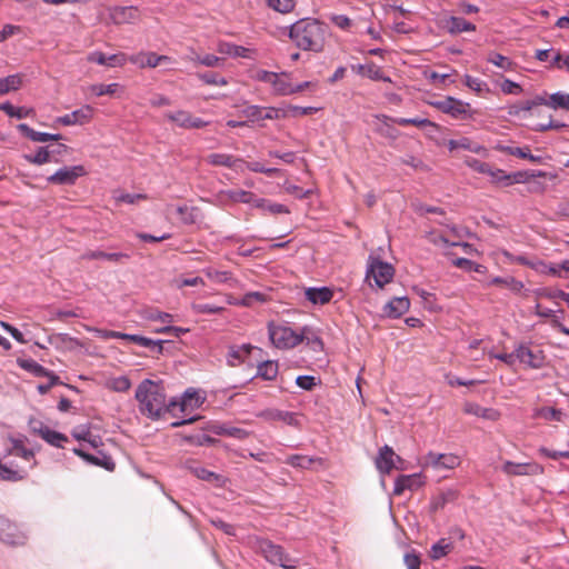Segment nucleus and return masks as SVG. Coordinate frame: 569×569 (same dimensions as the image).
Returning a JSON list of instances; mask_svg holds the SVG:
<instances>
[{
	"mask_svg": "<svg viewBox=\"0 0 569 569\" xmlns=\"http://www.w3.org/2000/svg\"><path fill=\"white\" fill-rule=\"evenodd\" d=\"M87 174L82 164L64 166L47 178L48 183L58 186H73L77 180Z\"/></svg>",
	"mask_w": 569,
	"mask_h": 569,
	"instance_id": "nucleus-11",
	"label": "nucleus"
},
{
	"mask_svg": "<svg viewBox=\"0 0 569 569\" xmlns=\"http://www.w3.org/2000/svg\"><path fill=\"white\" fill-rule=\"evenodd\" d=\"M0 110L4 111L9 117L23 119L29 117L33 110L24 107H14L10 102H3L0 104Z\"/></svg>",
	"mask_w": 569,
	"mask_h": 569,
	"instance_id": "nucleus-49",
	"label": "nucleus"
},
{
	"mask_svg": "<svg viewBox=\"0 0 569 569\" xmlns=\"http://www.w3.org/2000/svg\"><path fill=\"white\" fill-rule=\"evenodd\" d=\"M110 19L116 24L134 23L139 19L137 7H113L110 9Z\"/></svg>",
	"mask_w": 569,
	"mask_h": 569,
	"instance_id": "nucleus-24",
	"label": "nucleus"
},
{
	"mask_svg": "<svg viewBox=\"0 0 569 569\" xmlns=\"http://www.w3.org/2000/svg\"><path fill=\"white\" fill-rule=\"evenodd\" d=\"M488 286H502V287L509 289L513 293H520L525 287L521 281L517 280L515 277H511V276L493 277L488 282Z\"/></svg>",
	"mask_w": 569,
	"mask_h": 569,
	"instance_id": "nucleus-37",
	"label": "nucleus"
},
{
	"mask_svg": "<svg viewBox=\"0 0 569 569\" xmlns=\"http://www.w3.org/2000/svg\"><path fill=\"white\" fill-rule=\"evenodd\" d=\"M259 417H262L268 420H281L286 422L287 425L295 426L297 425V417L292 412L288 411H280V410H269L263 411L258 415Z\"/></svg>",
	"mask_w": 569,
	"mask_h": 569,
	"instance_id": "nucleus-44",
	"label": "nucleus"
},
{
	"mask_svg": "<svg viewBox=\"0 0 569 569\" xmlns=\"http://www.w3.org/2000/svg\"><path fill=\"white\" fill-rule=\"evenodd\" d=\"M313 461V458L305 455H292L286 459V463L290 465L291 467L301 469H308Z\"/></svg>",
	"mask_w": 569,
	"mask_h": 569,
	"instance_id": "nucleus-58",
	"label": "nucleus"
},
{
	"mask_svg": "<svg viewBox=\"0 0 569 569\" xmlns=\"http://www.w3.org/2000/svg\"><path fill=\"white\" fill-rule=\"evenodd\" d=\"M202 272L214 283H226L230 288H237L240 284L239 280L228 270H217L212 267H207Z\"/></svg>",
	"mask_w": 569,
	"mask_h": 569,
	"instance_id": "nucleus-27",
	"label": "nucleus"
},
{
	"mask_svg": "<svg viewBox=\"0 0 569 569\" xmlns=\"http://www.w3.org/2000/svg\"><path fill=\"white\" fill-rule=\"evenodd\" d=\"M10 455L23 459L28 463L29 468H32L34 465L33 452L23 447L18 440L13 441V447L10 450Z\"/></svg>",
	"mask_w": 569,
	"mask_h": 569,
	"instance_id": "nucleus-52",
	"label": "nucleus"
},
{
	"mask_svg": "<svg viewBox=\"0 0 569 569\" xmlns=\"http://www.w3.org/2000/svg\"><path fill=\"white\" fill-rule=\"evenodd\" d=\"M51 153L49 147H39L34 154H23V159L36 166H42L51 161L58 162V160H52Z\"/></svg>",
	"mask_w": 569,
	"mask_h": 569,
	"instance_id": "nucleus-38",
	"label": "nucleus"
},
{
	"mask_svg": "<svg viewBox=\"0 0 569 569\" xmlns=\"http://www.w3.org/2000/svg\"><path fill=\"white\" fill-rule=\"evenodd\" d=\"M0 540L8 545H20L23 543L24 536L14 523L0 516Z\"/></svg>",
	"mask_w": 569,
	"mask_h": 569,
	"instance_id": "nucleus-22",
	"label": "nucleus"
},
{
	"mask_svg": "<svg viewBox=\"0 0 569 569\" xmlns=\"http://www.w3.org/2000/svg\"><path fill=\"white\" fill-rule=\"evenodd\" d=\"M206 161L211 166H222L228 168H236L237 163L242 162L228 153H210L207 156Z\"/></svg>",
	"mask_w": 569,
	"mask_h": 569,
	"instance_id": "nucleus-36",
	"label": "nucleus"
},
{
	"mask_svg": "<svg viewBox=\"0 0 569 569\" xmlns=\"http://www.w3.org/2000/svg\"><path fill=\"white\" fill-rule=\"evenodd\" d=\"M517 360L527 368L539 370L547 363V357L542 349H532L528 343L516 346Z\"/></svg>",
	"mask_w": 569,
	"mask_h": 569,
	"instance_id": "nucleus-9",
	"label": "nucleus"
},
{
	"mask_svg": "<svg viewBox=\"0 0 569 569\" xmlns=\"http://www.w3.org/2000/svg\"><path fill=\"white\" fill-rule=\"evenodd\" d=\"M18 366L36 377H46L53 371L48 370L33 359H18Z\"/></svg>",
	"mask_w": 569,
	"mask_h": 569,
	"instance_id": "nucleus-42",
	"label": "nucleus"
},
{
	"mask_svg": "<svg viewBox=\"0 0 569 569\" xmlns=\"http://www.w3.org/2000/svg\"><path fill=\"white\" fill-rule=\"evenodd\" d=\"M429 104L455 119L471 118L470 104L455 97H446L442 100L430 101Z\"/></svg>",
	"mask_w": 569,
	"mask_h": 569,
	"instance_id": "nucleus-8",
	"label": "nucleus"
},
{
	"mask_svg": "<svg viewBox=\"0 0 569 569\" xmlns=\"http://www.w3.org/2000/svg\"><path fill=\"white\" fill-rule=\"evenodd\" d=\"M93 108L89 104L82 106L70 113L58 117L56 122L62 126L86 124L93 118Z\"/></svg>",
	"mask_w": 569,
	"mask_h": 569,
	"instance_id": "nucleus-19",
	"label": "nucleus"
},
{
	"mask_svg": "<svg viewBox=\"0 0 569 569\" xmlns=\"http://www.w3.org/2000/svg\"><path fill=\"white\" fill-rule=\"evenodd\" d=\"M259 79L272 86L276 93L280 96L293 94V83L290 82L287 73H274L269 71H261Z\"/></svg>",
	"mask_w": 569,
	"mask_h": 569,
	"instance_id": "nucleus-15",
	"label": "nucleus"
},
{
	"mask_svg": "<svg viewBox=\"0 0 569 569\" xmlns=\"http://www.w3.org/2000/svg\"><path fill=\"white\" fill-rule=\"evenodd\" d=\"M81 258L83 260H108L112 262H121L129 259V254L124 252H104L102 250H90L84 252Z\"/></svg>",
	"mask_w": 569,
	"mask_h": 569,
	"instance_id": "nucleus-34",
	"label": "nucleus"
},
{
	"mask_svg": "<svg viewBox=\"0 0 569 569\" xmlns=\"http://www.w3.org/2000/svg\"><path fill=\"white\" fill-rule=\"evenodd\" d=\"M127 341L134 342V343H137L141 347H146V348H156L158 352L162 351V341H160V340L154 341V340L143 337V336L129 333V337H127Z\"/></svg>",
	"mask_w": 569,
	"mask_h": 569,
	"instance_id": "nucleus-55",
	"label": "nucleus"
},
{
	"mask_svg": "<svg viewBox=\"0 0 569 569\" xmlns=\"http://www.w3.org/2000/svg\"><path fill=\"white\" fill-rule=\"evenodd\" d=\"M392 123H396L399 126L412 124L416 127H433V128L437 127V124L435 122H432L426 118H395V119H392Z\"/></svg>",
	"mask_w": 569,
	"mask_h": 569,
	"instance_id": "nucleus-56",
	"label": "nucleus"
},
{
	"mask_svg": "<svg viewBox=\"0 0 569 569\" xmlns=\"http://www.w3.org/2000/svg\"><path fill=\"white\" fill-rule=\"evenodd\" d=\"M256 348L251 345H242L239 347H231L227 353V362L231 367H237L242 363L250 352Z\"/></svg>",
	"mask_w": 569,
	"mask_h": 569,
	"instance_id": "nucleus-33",
	"label": "nucleus"
},
{
	"mask_svg": "<svg viewBox=\"0 0 569 569\" xmlns=\"http://www.w3.org/2000/svg\"><path fill=\"white\" fill-rule=\"evenodd\" d=\"M305 296L313 305H326L332 299L333 291L328 287H310L306 289Z\"/></svg>",
	"mask_w": 569,
	"mask_h": 569,
	"instance_id": "nucleus-32",
	"label": "nucleus"
},
{
	"mask_svg": "<svg viewBox=\"0 0 569 569\" xmlns=\"http://www.w3.org/2000/svg\"><path fill=\"white\" fill-rule=\"evenodd\" d=\"M136 399L140 412L150 419L156 420L170 412L163 387L150 379L140 382L136 390Z\"/></svg>",
	"mask_w": 569,
	"mask_h": 569,
	"instance_id": "nucleus-2",
	"label": "nucleus"
},
{
	"mask_svg": "<svg viewBox=\"0 0 569 569\" xmlns=\"http://www.w3.org/2000/svg\"><path fill=\"white\" fill-rule=\"evenodd\" d=\"M278 371L279 368L277 361L266 360L258 365L257 377L271 381L276 379Z\"/></svg>",
	"mask_w": 569,
	"mask_h": 569,
	"instance_id": "nucleus-41",
	"label": "nucleus"
},
{
	"mask_svg": "<svg viewBox=\"0 0 569 569\" xmlns=\"http://www.w3.org/2000/svg\"><path fill=\"white\" fill-rule=\"evenodd\" d=\"M463 411L485 420L497 421L500 418V412L495 408H485L476 402H466Z\"/></svg>",
	"mask_w": 569,
	"mask_h": 569,
	"instance_id": "nucleus-30",
	"label": "nucleus"
},
{
	"mask_svg": "<svg viewBox=\"0 0 569 569\" xmlns=\"http://www.w3.org/2000/svg\"><path fill=\"white\" fill-rule=\"evenodd\" d=\"M453 549V545L446 538L439 539L430 548V558L432 560H439L447 556Z\"/></svg>",
	"mask_w": 569,
	"mask_h": 569,
	"instance_id": "nucleus-45",
	"label": "nucleus"
},
{
	"mask_svg": "<svg viewBox=\"0 0 569 569\" xmlns=\"http://www.w3.org/2000/svg\"><path fill=\"white\" fill-rule=\"evenodd\" d=\"M27 476L24 467L18 466L11 461L2 462L0 460V479L6 481H20Z\"/></svg>",
	"mask_w": 569,
	"mask_h": 569,
	"instance_id": "nucleus-28",
	"label": "nucleus"
},
{
	"mask_svg": "<svg viewBox=\"0 0 569 569\" xmlns=\"http://www.w3.org/2000/svg\"><path fill=\"white\" fill-rule=\"evenodd\" d=\"M164 119L171 124L183 130L202 129L210 124V121L196 117L184 109L167 111L164 113Z\"/></svg>",
	"mask_w": 569,
	"mask_h": 569,
	"instance_id": "nucleus-6",
	"label": "nucleus"
},
{
	"mask_svg": "<svg viewBox=\"0 0 569 569\" xmlns=\"http://www.w3.org/2000/svg\"><path fill=\"white\" fill-rule=\"evenodd\" d=\"M203 400L204 399L197 390L190 388L186 390L180 398H172L169 400V410L172 415H176L177 410H179L187 416L194 409H198L202 405Z\"/></svg>",
	"mask_w": 569,
	"mask_h": 569,
	"instance_id": "nucleus-10",
	"label": "nucleus"
},
{
	"mask_svg": "<svg viewBox=\"0 0 569 569\" xmlns=\"http://www.w3.org/2000/svg\"><path fill=\"white\" fill-rule=\"evenodd\" d=\"M177 213L180 216V220L184 224L197 223L202 217L199 208L187 204L177 207Z\"/></svg>",
	"mask_w": 569,
	"mask_h": 569,
	"instance_id": "nucleus-35",
	"label": "nucleus"
},
{
	"mask_svg": "<svg viewBox=\"0 0 569 569\" xmlns=\"http://www.w3.org/2000/svg\"><path fill=\"white\" fill-rule=\"evenodd\" d=\"M197 77L206 84L224 87L229 83L224 77H221L216 72L198 73Z\"/></svg>",
	"mask_w": 569,
	"mask_h": 569,
	"instance_id": "nucleus-57",
	"label": "nucleus"
},
{
	"mask_svg": "<svg viewBox=\"0 0 569 569\" xmlns=\"http://www.w3.org/2000/svg\"><path fill=\"white\" fill-rule=\"evenodd\" d=\"M327 27L317 19L303 18L289 28L290 40L301 50L321 52L325 48Z\"/></svg>",
	"mask_w": 569,
	"mask_h": 569,
	"instance_id": "nucleus-1",
	"label": "nucleus"
},
{
	"mask_svg": "<svg viewBox=\"0 0 569 569\" xmlns=\"http://www.w3.org/2000/svg\"><path fill=\"white\" fill-rule=\"evenodd\" d=\"M465 84L472 91L481 94L485 92H489V88H487V83L483 82L479 78L471 77L469 74L465 76Z\"/></svg>",
	"mask_w": 569,
	"mask_h": 569,
	"instance_id": "nucleus-59",
	"label": "nucleus"
},
{
	"mask_svg": "<svg viewBox=\"0 0 569 569\" xmlns=\"http://www.w3.org/2000/svg\"><path fill=\"white\" fill-rule=\"evenodd\" d=\"M216 201L220 204L244 203L257 208L264 207L266 202L264 199L257 198L253 192L242 189L220 190L216 194Z\"/></svg>",
	"mask_w": 569,
	"mask_h": 569,
	"instance_id": "nucleus-5",
	"label": "nucleus"
},
{
	"mask_svg": "<svg viewBox=\"0 0 569 569\" xmlns=\"http://www.w3.org/2000/svg\"><path fill=\"white\" fill-rule=\"evenodd\" d=\"M501 470L507 476H539L543 473V467L535 461L513 462L506 461Z\"/></svg>",
	"mask_w": 569,
	"mask_h": 569,
	"instance_id": "nucleus-16",
	"label": "nucleus"
},
{
	"mask_svg": "<svg viewBox=\"0 0 569 569\" xmlns=\"http://www.w3.org/2000/svg\"><path fill=\"white\" fill-rule=\"evenodd\" d=\"M360 71L362 72L363 76L368 77L371 80H381V81H386V82L391 81V79L389 77L385 76L381 68L373 63H370L367 66H360Z\"/></svg>",
	"mask_w": 569,
	"mask_h": 569,
	"instance_id": "nucleus-53",
	"label": "nucleus"
},
{
	"mask_svg": "<svg viewBox=\"0 0 569 569\" xmlns=\"http://www.w3.org/2000/svg\"><path fill=\"white\" fill-rule=\"evenodd\" d=\"M87 61L110 68L123 67L127 62V54L123 52L106 56L101 51H92L87 56Z\"/></svg>",
	"mask_w": 569,
	"mask_h": 569,
	"instance_id": "nucleus-20",
	"label": "nucleus"
},
{
	"mask_svg": "<svg viewBox=\"0 0 569 569\" xmlns=\"http://www.w3.org/2000/svg\"><path fill=\"white\" fill-rule=\"evenodd\" d=\"M460 462V457L455 453H437L430 451L425 456L421 466L423 468L430 467L435 470H452L459 467Z\"/></svg>",
	"mask_w": 569,
	"mask_h": 569,
	"instance_id": "nucleus-12",
	"label": "nucleus"
},
{
	"mask_svg": "<svg viewBox=\"0 0 569 569\" xmlns=\"http://www.w3.org/2000/svg\"><path fill=\"white\" fill-rule=\"evenodd\" d=\"M22 86V76L19 73L0 78V97L17 91Z\"/></svg>",
	"mask_w": 569,
	"mask_h": 569,
	"instance_id": "nucleus-40",
	"label": "nucleus"
},
{
	"mask_svg": "<svg viewBox=\"0 0 569 569\" xmlns=\"http://www.w3.org/2000/svg\"><path fill=\"white\" fill-rule=\"evenodd\" d=\"M428 240L432 244L443 249L451 247L450 242H455V240L450 239L448 236L435 231L428 234Z\"/></svg>",
	"mask_w": 569,
	"mask_h": 569,
	"instance_id": "nucleus-64",
	"label": "nucleus"
},
{
	"mask_svg": "<svg viewBox=\"0 0 569 569\" xmlns=\"http://www.w3.org/2000/svg\"><path fill=\"white\" fill-rule=\"evenodd\" d=\"M460 149H465V150H468L470 152H473V153H477V154H481L483 157L488 156V150H487L486 147H483L482 144L477 143V142H475L471 139L466 138V137L462 138V142L460 143Z\"/></svg>",
	"mask_w": 569,
	"mask_h": 569,
	"instance_id": "nucleus-60",
	"label": "nucleus"
},
{
	"mask_svg": "<svg viewBox=\"0 0 569 569\" xmlns=\"http://www.w3.org/2000/svg\"><path fill=\"white\" fill-rule=\"evenodd\" d=\"M107 388L117 392H126L130 389L131 382L128 377L119 376L114 378H110L107 383Z\"/></svg>",
	"mask_w": 569,
	"mask_h": 569,
	"instance_id": "nucleus-54",
	"label": "nucleus"
},
{
	"mask_svg": "<svg viewBox=\"0 0 569 569\" xmlns=\"http://www.w3.org/2000/svg\"><path fill=\"white\" fill-rule=\"evenodd\" d=\"M545 106L551 109H563L569 111V94L562 91L555 92L545 99Z\"/></svg>",
	"mask_w": 569,
	"mask_h": 569,
	"instance_id": "nucleus-43",
	"label": "nucleus"
},
{
	"mask_svg": "<svg viewBox=\"0 0 569 569\" xmlns=\"http://www.w3.org/2000/svg\"><path fill=\"white\" fill-rule=\"evenodd\" d=\"M73 452L77 456L81 457L88 463L102 467L108 471H113L116 468V463H114L113 459L109 455H106L103 452H99L97 456H94V455L87 453L83 450L78 449V448H74Z\"/></svg>",
	"mask_w": 569,
	"mask_h": 569,
	"instance_id": "nucleus-25",
	"label": "nucleus"
},
{
	"mask_svg": "<svg viewBox=\"0 0 569 569\" xmlns=\"http://www.w3.org/2000/svg\"><path fill=\"white\" fill-rule=\"evenodd\" d=\"M17 129L28 139H30L33 142H47L49 141V133L48 132H40L36 131L32 128H30L27 123H19L17 126Z\"/></svg>",
	"mask_w": 569,
	"mask_h": 569,
	"instance_id": "nucleus-47",
	"label": "nucleus"
},
{
	"mask_svg": "<svg viewBox=\"0 0 569 569\" xmlns=\"http://www.w3.org/2000/svg\"><path fill=\"white\" fill-rule=\"evenodd\" d=\"M128 62L134 64L140 69H153L162 63H171L172 59L169 56L157 54L152 51H139L133 54L127 56Z\"/></svg>",
	"mask_w": 569,
	"mask_h": 569,
	"instance_id": "nucleus-14",
	"label": "nucleus"
},
{
	"mask_svg": "<svg viewBox=\"0 0 569 569\" xmlns=\"http://www.w3.org/2000/svg\"><path fill=\"white\" fill-rule=\"evenodd\" d=\"M491 177V182L500 186H509V173H507L502 169H493L491 166L489 168V172L487 173Z\"/></svg>",
	"mask_w": 569,
	"mask_h": 569,
	"instance_id": "nucleus-63",
	"label": "nucleus"
},
{
	"mask_svg": "<svg viewBox=\"0 0 569 569\" xmlns=\"http://www.w3.org/2000/svg\"><path fill=\"white\" fill-rule=\"evenodd\" d=\"M329 20L335 27L343 31H351L353 27L352 20L346 14H331Z\"/></svg>",
	"mask_w": 569,
	"mask_h": 569,
	"instance_id": "nucleus-61",
	"label": "nucleus"
},
{
	"mask_svg": "<svg viewBox=\"0 0 569 569\" xmlns=\"http://www.w3.org/2000/svg\"><path fill=\"white\" fill-rule=\"evenodd\" d=\"M305 331H307V327L302 328L301 332H297L284 325L274 322L268 325L269 339L277 349H292L303 342Z\"/></svg>",
	"mask_w": 569,
	"mask_h": 569,
	"instance_id": "nucleus-3",
	"label": "nucleus"
},
{
	"mask_svg": "<svg viewBox=\"0 0 569 569\" xmlns=\"http://www.w3.org/2000/svg\"><path fill=\"white\" fill-rule=\"evenodd\" d=\"M257 549L268 562L279 565L284 569H297V567L291 563V559L284 552L282 547L273 545L269 540H259Z\"/></svg>",
	"mask_w": 569,
	"mask_h": 569,
	"instance_id": "nucleus-7",
	"label": "nucleus"
},
{
	"mask_svg": "<svg viewBox=\"0 0 569 569\" xmlns=\"http://www.w3.org/2000/svg\"><path fill=\"white\" fill-rule=\"evenodd\" d=\"M267 301V296L259 291H252L246 293L240 300L233 301V305L242 307H251L254 303H263ZM232 303V301H230Z\"/></svg>",
	"mask_w": 569,
	"mask_h": 569,
	"instance_id": "nucleus-51",
	"label": "nucleus"
},
{
	"mask_svg": "<svg viewBox=\"0 0 569 569\" xmlns=\"http://www.w3.org/2000/svg\"><path fill=\"white\" fill-rule=\"evenodd\" d=\"M192 60L209 68L220 67L223 63V58L210 53L204 56H197L192 58Z\"/></svg>",
	"mask_w": 569,
	"mask_h": 569,
	"instance_id": "nucleus-62",
	"label": "nucleus"
},
{
	"mask_svg": "<svg viewBox=\"0 0 569 569\" xmlns=\"http://www.w3.org/2000/svg\"><path fill=\"white\" fill-rule=\"evenodd\" d=\"M375 119L377 120V132L389 138L398 137V132L391 127L393 118L386 114H377L375 116Z\"/></svg>",
	"mask_w": 569,
	"mask_h": 569,
	"instance_id": "nucleus-39",
	"label": "nucleus"
},
{
	"mask_svg": "<svg viewBox=\"0 0 569 569\" xmlns=\"http://www.w3.org/2000/svg\"><path fill=\"white\" fill-rule=\"evenodd\" d=\"M426 478L421 472L412 475H401L395 480L393 495L400 496L406 490L416 491L423 487Z\"/></svg>",
	"mask_w": 569,
	"mask_h": 569,
	"instance_id": "nucleus-17",
	"label": "nucleus"
},
{
	"mask_svg": "<svg viewBox=\"0 0 569 569\" xmlns=\"http://www.w3.org/2000/svg\"><path fill=\"white\" fill-rule=\"evenodd\" d=\"M536 418H541L547 421H561L563 419V412L552 407H542L535 411Z\"/></svg>",
	"mask_w": 569,
	"mask_h": 569,
	"instance_id": "nucleus-50",
	"label": "nucleus"
},
{
	"mask_svg": "<svg viewBox=\"0 0 569 569\" xmlns=\"http://www.w3.org/2000/svg\"><path fill=\"white\" fill-rule=\"evenodd\" d=\"M532 270L542 276L561 277L560 268L557 264L548 263L543 260L536 259Z\"/></svg>",
	"mask_w": 569,
	"mask_h": 569,
	"instance_id": "nucleus-48",
	"label": "nucleus"
},
{
	"mask_svg": "<svg viewBox=\"0 0 569 569\" xmlns=\"http://www.w3.org/2000/svg\"><path fill=\"white\" fill-rule=\"evenodd\" d=\"M29 428L32 433L39 436L49 445L63 448L64 443L68 442V437L59 431L50 429L47 425L38 419H30Z\"/></svg>",
	"mask_w": 569,
	"mask_h": 569,
	"instance_id": "nucleus-13",
	"label": "nucleus"
},
{
	"mask_svg": "<svg viewBox=\"0 0 569 569\" xmlns=\"http://www.w3.org/2000/svg\"><path fill=\"white\" fill-rule=\"evenodd\" d=\"M410 308V300L408 297H396L385 306V315L389 318H399L405 315Z\"/></svg>",
	"mask_w": 569,
	"mask_h": 569,
	"instance_id": "nucleus-31",
	"label": "nucleus"
},
{
	"mask_svg": "<svg viewBox=\"0 0 569 569\" xmlns=\"http://www.w3.org/2000/svg\"><path fill=\"white\" fill-rule=\"evenodd\" d=\"M396 461L402 462V459L395 453L392 448L383 446L376 458V467L383 475L389 473L393 468L402 470L403 466H397Z\"/></svg>",
	"mask_w": 569,
	"mask_h": 569,
	"instance_id": "nucleus-18",
	"label": "nucleus"
},
{
	"mask_svg": "<svg viewBox=\"0 0 569 569\" xmlns=\"http://www.w3.org/2000/svg\"><path fill=\"white\" fill-rule=\"evenodd\" d=\"M217 51L221 54L229 56L232 58L254 59L256 57L254 49L238 46L227 41H219L217 43Z\"/></svg>",
	"mask_w": 569,
	"mask_h": 569,
	"instance_id": "nucleus-23",
	"label": "nucleus"
},
{
	"mask_svg": "<svg viewBox=\"0 0 569 569\" xmlns=\"http://www.w3.org/2000/svg\"><path fill=\"white\" fill-rule=\"evenodd\" d=\"M459 498V491L455 488H443L431 496L429 502L430 512H437L443 509L448 503L455 502Z\"/></svg>",
	"mask_w": 569,
	"mask_h": 569,
	"instance_id": "nucleus-21",
	"label": "nucleus"
},
{
	"mask_svg": "<svg viewBox=\"0 0 569 569\" xmlns=\"http://www.w3.org/2000/svg\"><path fill=\"white\" fill-rule=\"evenodd\" d=\"M443 28L451 34L476 31V26L460 17L451 16L442 21Z\"/></svg>",
	"mask_w": 569,
	"mask_h": 569,
	"instance_id": "nucleus-29",
	"label": "nucleus"
},
{
	"mask_svg": "<svg viewBox=\"0 0 569 569\" xmlns=\"http://www.w3.org/2000/svg\"><path fill=\"white\" fill-rule=\"evenodd\" d=\"M395 276L392 264L381 261L379 258L370 256L366 271V280L370 287L383 288Z\"/></svg>",
	"mask_w": 569,
	"mask_h": 569,
	"instance_id": "nucleus-4",
	"label": "nucleus"
},
{
	"mask_svg": "<svg viewBox=\"0 0 569 569\" xmlns=\"http://www.w3.org/2000/svg\"><path fill=\"white\" fill-rule=\"evenodd\" d=\"M267 7L281 14L290 13L296 8V0H264Z\"/></svg>",
	"mask_w": 569,
	"mask_h": 569,
	"instance_id": "nucleus-46",
	"label": "nucleus"
},
{
	"mask_svg": "<svg viewBox=\"0 0 569 569\" xmlns=\"http://www.w3.org/2000/svg\"><path fill=\"white\" fill-rule=\"evenodd\" d=\"M242 114L250 121H260L267 119H277L279 117V111L271 107L264 108L252 104L244 108L242 110Z\"/></svg>",
	"mask_w": 569,
	"mask_h": 569,
	"instance_id": "nucleus-26",
	"label": "nucleus"
}]
</instances>
